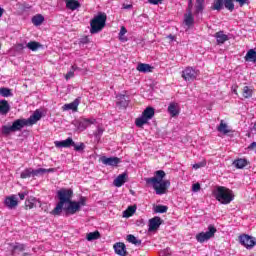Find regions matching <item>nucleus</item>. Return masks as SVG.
I'll list each match as a JSON object with an SVG mask.
<instances>
[{"label":"nucleus","instance_id":"1","mask_svg":"<svg viewBox=\"0 0 256 256\" xmlns=\"http://www.w3.org/2000/svg\"><path fill=\"white\" fill-rule=\"evenodd\" d=\"M57 197L59 202L56 204V207L50 212L51 215H54V217H58L63 213V211L66 213V215H69V211H74L78 209L77 203H75L73 200V190L62 188L57 191Z\"/></svg>","mask_w":256,"mask_h":256},{"label":"nucleus","instance_id":"2","mask_svg":"<svg viewBox=\"0 0 256 256\" xmlns=\"http://www.w3.org/2000/svg\"><path fill=\"white\" fill-rule=\"evenodd\" d=\"M166 173L163 170H157L154 173V177L145 178L147 185L153 187L156 195H165L167 193L168 187H171V181L163 180L166 177Z\"/></svg>","mask_w":256,"mask_h":256},{"label":"nucleus","instance_id":"3","mask_svg":"<svg viewBox=\"0 0 256 256\" xmlns=\"http://www.w3.org/2000/svg\"><path fill=\"white\" fill-rule=\"evenodd\" d=\"M214 197L221 205H229L235 199V194L225 186H218L214 190Z\"/></svg>","mask_w":256,"mask_h":256},{"label":"nucleus","instance_id":"4","mask_svg":"<svg viewBox=\"0 0 256 256\" xmlns=\"http://www.w3.org/2000/svg\"><path fill=\"white\" fill-rule=\"evenodd\" d=\"M107 23V14L105 12H98L90 21V33L95 35L101 33L105 29Z\"/></svg>","mask_w":256,"mask_h":256},{"label":"nucleus","instance_id":"5","mask_svg":"<svg viewBox=\"0 0 256 256\" xmlns=\"http://www.w3.org/2000/svg\"><path fill=\"white\" fill-rule=\"evenodd\" d=\"M155 117V108L153 107H147L141 117L137 118L135 121L136 127H143V125H147L151 119Z\"/></svg>","mask_w":256,"mask_h":256},{"label":"nucleus","instance_id":"6","mask_svg":"<svg viewBox=\"0 0 256 256\" xmlns=\"http://www.w3.org/2000/svg\"><path fill=\"white\" fill-rule=\"evenodd\" d=\"M53 169H45V168H26L21 172V179H29V177H39V175H45V173H51Z\"/></svg>","mask_w":256,"mask_h":256},{"label":"nucleus","instance_id":"7","mask_svg":"<svg viewBox=\"0 0 256 256\" xmlns=\"http://www.w3.org/2000/svg\"><path fill=\"white\" fill-rule=\"evenodd\" d=\"M97 123V119L95 118H85L80 117L78 120H75L73 125L76 127L77 131L80 133L85 131L88 127H91L92 125H95Z\"/></svg>","mask_w":256,"mask_h":256},{"label":"nucleus","instance_id":"8","mask_svg":"<svg viewBox=\"0 0 256 256\" xmlns=\"http://www.w3.org/2000/svg\"><path fill=\"white\" fill-rule=\"evenodd\" d=\"M216 233H217V228H215V226L213 225H209L208 231L200 232L196 234V241L198 243H205L206 241H209V239H213Z\"/></svg>","mask_w":256,"mask_h":256},{"label":"nucleus","instance_id":"9","mask_svg":"<svg viewBox=\"0 0 256 256\" xmlns=\"http://www.w3.org/2000/svg\"><path fill=\"white\" fill-rule=\"evenodd\" d=\"M200 71L199 69L193 68L191 66L186 67L182 71V78L184 81L192 83V81H195L197 77H199Z\"/></svg>","mask_w":256,"mask_h":256},{"label":"nucleus","instance_id":"10","mask_svg":"<svg viewBox=\"0 0 256 256\" xmlns=\"http://www.w3.org/2000/svg\"><path fill=\"white\" fill-rule=\"evenodd\" d=\"M239 241L246 249H251L256 245V239L253 236L243 234L239 236Z\"/></svg>","mask_w":256,"mask_h":256},{"label":"nucleus","instance_id":"11","mask_svg":"<svg viewBox=\"0 0 256 256\" xmlns=\"http://www.w3.org/2000/svg\"><path fill=\"white\" fill-rule=\"evenodd\" d=\"M163 224V220H161V217L156 216L154 218H151L148 221V231L151 233L153 231H157L159 227Z\"/></svg>","mask_w":256,"mask_h":256},{"label":"nucleus","instance_id":"12","mask_svg":"<svg viewBox=\"0 0 256 256\" xmlns=\"http://www.w3.org/2000/svg\"><path fill=\"white\" fill-rule=\"evenodd\" d=\"M54 145L58 149H69V147H72V145H75V141H73V138L68 137L66 140L55 141Z\"/></svg>","mask_w":256,"mask_h":256},{"label":"nucleus","instance_id":"13","mask_svg":"<svg viewBox=\"0 0 256 256\" xmlns=\"http://www.w3.org/2000/svg\"><path fill=\"white\" fill-rule=\"evenodd\" d=\"M184 25L191 29L193 25H195V17L193 16V12L191 9H187L186 13L184 14Z\"/></svg>","mask_w":256,"mask_h":256},{"label":"nucleus","instance_id":"14","mask_svg":"<svg viewBox=\"0 0 256 256\" xmlns=\"http://www.w3.org/2000/svg\"><path fill=\"white\" fill-rule=\"evenodd\" d=\"M79 103H81V98H76L73 102L64 104L62 106V111H74L77 112L79 109Z\"/></svg>","mask_w":256,"mask_h":256},{"label":"nucleus","instance_id":"15","mask_svg":"<svg viewBox=\"0 0 256 256\" xmlns=\"http://www.w3.org/2000/svg\"><path fill=\"white\" fill-rule=\"evenodd\" d=\"M236 3H239L240 7H243L245 3L249 0H235ZM224 7L225 9H228V11L233 12L235 9V4L233 3V0H224Z\"/></svg>","mask_w":256,"mask_h":256},{"label":"nucleus","instance_id":"16","mask_svg":"<svg viewBox=\"0 0 256 256\" xmlns=\"http://www.w3.org/2000/svg\"><path fill=\"white\" fill-rule=\"evenodd\" d=\"M101 161H102L103 165H109L110 167H117V165H119V163H121V159H119L117 157L107 158L106 156H103L101 158Z\"/></svg>","mask_w":256,"mask_h":256},{"label":"nucleus","instance_id":"17","mask_svg":"<svg viewBox=\"0 0 256 256\" xmlns=\"http://www.w3.org/2000/svg\"><path fill=\"white\" fill-rule=\"evenodd\" d=\"M41 207V202L39 201V199L30 196L28 199H26L25 201V207L26 209H34V207Z\"/></svg>","mask_w":256,"mask_h":256},{"label":"nucleus","instance_id":"18","mask_svg":"<svg viewBox=\"0 0 256 256\" xmlns=\"http://www.w3.org/2000/svg\"><path fill=\"white\" fill-rule=\"evenodd\" d=\"M114 251L116 255H119V256L127 255V247L123 242H117L116 244H114Z\"/></svg>","mask_w":256,"mask_h":256},{"label":"nucleus","instance_id":"19","mask_svg":"<svg viewBox=\"0 0 256 256\" xmlns=\"http://www.w3.org/2000/svg\"><path fill=\"white\" fill-rule=\"evenodd\" d=\"M43 117V113L39 110H35L33 115H31L26 121L28 125H35L37 121H40V119Z\"/></svg>","mask_w":256,"mask_h":256},{"label":"nucleus","instance_id":"20","mask_svg":"<svg viewBox=\"0 0 256 256\" xmlns=\"http://www.w3.org/2000/svg\"><path fill=\"white\" fill-rule=\"evenodd\" d=\"M214 37L218 45H223L226 41H229V35L225 34L223 31L216 32Z\"/></svg>","mask_w":256,"mask_h":256},{"label":"nucleus","instance_id":"21","mask_svg":"<svg viewBox=\"0 0 256 256\" xmlns=\"http://www.w3.org/2000/svg\"><path fill=\"white\" fill-rule=\"evenodd\" d=\"M4 203L6 207H8V209H15V207L19 205V202L17 201V197L15 195L6 197Z\"/></svg>","mask_w":256,"mask_h":256},{"label":"nucleus","instance_id":"22","mask_svg":"<svg viewBox=\"0 0 256 256\" xmlns=\"http://www.w3.org/2000/svg\"><path fill=\"white\" fill-rule=\"evenodd\" d=\"M27 125H29L27 120L18 119L12 123V129H14V132L21 131L23 127H26Z\"/></svg>","mask_w":256,"mask_h":256},{"label":"nucleus","instance_id":"23","mask_svg":"<svg viewBox=\"0 0 256 256\" xmlns=\"http://www.w3.org/2000/svg\"><path fill=\"white\" fill-rule=\"evenodd\" d=\"M66 3V9H69L70 11H77V9L81 8V3L77 0H65Z\"/></svg>","mask_w":256,"mask_h":256},{"label":"nucleus","instance_id":"24","mask_svg":"<svg viewBox=\"0 0 256 256\" xmlns=\"http://www.w3.org/2000/svg\"><path fill=\"white\" fill-rule=\"evenodd\" d=\"M168 113L171 117H177V115H179V104L171 102L168 106Z\"/></svg>","mask_w":256,"mask_h":256},{"label":"nucleus","instance_id":"25","mask_svg":"<svg viewBox=\"0 0 256 256\" xmlns=\"http://www.w3.org/2000/svg\"><path fill=\"white\" fill-rule=\"evenodd\" d=\"M233 165L236 169H245L249 165V161L246 158H238L233 161Z\"/></svg>","mask_w":256,"mask_h":256},{"label":"nucleus","instance_id":"26","mask_svg":"<svg viewBox=\"0 0 256 256\" xmlns=\"http://www.w3.org/2000/svg\"><path fill=\"white\" fill-rule=\"evenodd\" d=\"M11 111V106L7 100L0 101V115H7Z\"/></svg>","mask_w":256,"mask_h":256},{"label":"nucleus","instance_id":"27","mask_svg":"<svg viewBox=\"0 0 256 256\" xmlns=\"http://www.w3.org/2000/svg\"><path fill=\"white\" fill-rule=\"evenodd\" d=\"M126 179H127V174L122 173L116 177V179L113 182V185L115 187H123V185H125Z\"/></svg>","mask_w":256,"mask_h":256},{"label":"nucleus","instance_id":"28","mask_svg":"<svg viewBox=\"0 0 256 256\" xmlns=\"http://www.w3.org/2000/svg\"><path fill=\"white\" fill-rule=\"evenodd\" d=\"M78 207L77 210H69L68 215H75L78 211H81V207H85V203L87 202V199L85 197H81L80 200L74 201Z\"/></svg>","mask_w":256,"mask_h":256},{"label":"nucleus","instance_id":"29","mask_svg":"<svg viewBox=\"0 0 256 256\" xmlns=\"http://www.w3.org/2000/svg\"><path fill=\"white\" fill-rule=\"evenodd\" d=\"M225 0H214L211 4L212 11H222L224 9Z\"/></svg>","mask_w":256,"mask_h":256},{"label":"nucleus","instance_id":"30","mask_svg":"<svg viewBox=\"0 0 256 256\" xmlns=\"http://www.w3.org/2000/svg\"><path fill=\"white\" fill-rule=\"evenodd\" d=\"M217 131L219 133H222L223 135H227V133H231V129H229V126L223 122V120L220 122L219 126L217 127Z\"/></svg>","mask_w":256,"mask_h":256},{"label":"nucleus","instance_id":"31","mask_svg":"<svg viewBox=\"0 0 256 256\" xmlns=\"http://www.w3.org/2000/svg\"><path fill=\"white\" fill-rule=\"evenodd\" d=\"M26 47L28 49H30V51H38L39 49H41V47H43L41 45V43L36 42V41H30L26 44Z\"/></svg>","mask_w":256,"mask_h":256},{"label":"nucleus","instance_id":"32","mask_svg":"<svg viewBox=\"0 0 256 256\" xmlns=\"http://www.w3.org/2000/svg\"><path fill=\"white\" fill-rule=\"evenodd\" d=\"M245 61H251L252 63H256V51L254 49H250L247 51Z\"/></svg>","mask_w":256,"mask_h":256},{"label":"nucleus","instance_id":"33","mask_svg":"<svg viewBox=\"0 0 256 256\" xmlns=\"http://www.w3.org/2000/svg\"><path fill=\"white\" fill-rule=\"evenodd\" d=\"M137 71L140 73H151V65L140 63L137 65Z\"/></svg>","mask_w":256,"mask_h":256},{"label":"nucleus","instance_id":"34","mask_svg":"<svg viewBox=\"0 0 256 256\" xmlns=\"http://www.w3.org/2000/svg\"><path fill=\"white\" fill-rule=\"evenodd\" d=\"M43 21H45V17H43V15L41 14H37L32 18V23L36 27H39V25H41Z\"/></svg>","mask_w":256,"mask_h":256},{"label":"nucleus","instance_id":"35","mask_svg":"<svg viewBox=\"0 0 256 256\" xmlns=\"http://www.w3.org/2000/svg\"><path fill=\"white\" fill-rule=\"evenodd\" d=\"M101 237L99 231L90 232L86 235L87 241H97Z\"/></svg>","mask_w":256,"mask_h":256},{"label":"nucleus","instance_id":"36","mask_svg":"<svg viewBox=\"0 0 256 256\" xmlns=\"http://www.w3.org/2000/svg\"><path fill=\"white\" fill-rule=\"evenodd\" d=\"M126 33H127V28H125V26H122V27L120 28V32H119V34H118V39H119V41H121L122 43L127 42V37H125Z\"/></svg>","mask_w":256,"mask_h":256},{"label":"nucleus","instance_id":"37","mask_svg":"<svg viewBox=\"0 0 256 256\" xmlns=\"http://www.w3.org/2000/svg\"><path fill=\"white\" fill-rule=\"evenodd\" d=\"M135 211H137L136 206H129L124 212L123 217L129 218L131 215H134Z\"/></svg>","mask_w":256,"mask_h":256},{"label":"nucleus","instance_id":"38","mask_svg":"<svg viewBox=\"0 0 256 256\" xmlns=\"http://www.w3.org/2000/svg\"><path fill=\"white\" fill-rule=\"evenodd\" d=\"M127 241L128 243H132V245H136V246H139L141 245V240L137 239V237H135V235H127Z\"/></svg>","mask_w":256,"mask_h":256},{"label":"nucleus","instance_id":"39","mask_svg":"<svg viewBox=\"0 0 256 256\" xmlns=\"http://www.w3.org/2000/svg\"><path fill=\"white\" fill-rule=\"evenodd\" d=\"M243 97L245 99H250V97H253V90L249 88V86H245L243 88Z\"/></svg>","mask_w":256,"mask_h":256},{"label":"nucleus","instance_id":"40","mask_svg":"<svg viewBox=\"0 0 256 256\" xmlns=\"http://www.w3.org/2000/svg\"><path fill=\"white\" fill-rule=\"evenodd\" d=\"M0 95L2 97H13V93L11 92V89L2 87L0 88Z\"/></svg>","mask_w":256,"mask_h":256},{"label":"nucleus","instance_id":"41","mask_svg":"<svg viewBox=\"0 0 256 256\" xmlns=\"http://www.w3.org/2000/svg\"><path fill=\"white\" fill-rule=\"evenodd\" d=\"M25 251V244L16 243L13 247V253H21Z\"/></svg>","mask_w":256,"mask_h":256},{"label":"nucleus","instance_id":"42","mask_svg":"<svg viewBox=\"0 0 256 256\" xmlns=\"http://www.w3.org/2000/svg\"><path fill=\"white\" fill-rule=\"evenodd\" d=\"M11 133H15L13 126H3L2 127V134L3 135H10Z\"/></svg>","mask_w":256,"mask_h":256},{"label":"nucleus","instance_id":"43","mask_svg":"<svg viewBox=\"0 0 256 256\" xmlns=\"http://www.w3.org/2000/svg\"><path fill=\"white\" fill-rule=\"evenodd\" d=\"M205 9V6L201 2H196L195 6V14L199 15V13H203V10Z\"/></svg>","mask_w":256,"mask_h":256},{"label":"nucleus","instance_id":"44","mask_svg":"<svg viewBox=\"0 0 256 256\" xmlns=\"http://www.w3.org/2000/svg\"><path fill=\"white\" fill-rule=\"evenodd\" d=\"M104 131L105 129H103V127L98 126L96 132L94 133V137H96V139H101Z\"/></svg>","mask_w":256,"mask_h":256},{"label":"nucleus","instance_id":"45","mask_svg":"<svg viewBox=\"0 0 256 256\" xmlns=\"http://www.w3.org/2000/svg\"><path fill=\"white\" fill-rule=\"evenodd\" d=\"M167 209L165 205H158L155 207V213H167Z\"/></svg>","mask_w":256,"mask_h":256},{"label":"nucleus","instance_id":"46","mask_svg":"<svg viewBox=\"0 0 256 256\" xmlns=\"http://www.w3.org/2000/svg\"><path fill=\"white\" fill-rule=\"evenodd\" d=\"M72 147H74V150H76V151H84L85 150L84 143L75 144V142H74V145H72Z\"/></svg>","mask_w":256,"mask_h":256},{"label":"nucleus","instance_id":"47","mask_svg":"<svg viewBox=\"0 0 256 256\" xmlns=\"http://www.w3.org/2000/svg\"><path fill=\"white\" fill-rule=\"evenodd\" d=\"M207 165V161L203 160L193 165V169H201Z\"/></svg>","mask_w":256,"mask_h":256},{"label":"nucleus","instance_id":"48","mask_svg":"<svg viewBox=\"0 0 256 256\" xmlns=\"http://www.w3.org/2000/svg\"><path fill=\"white\" fill-rule=\"evenodd\" d=\"M73 77H75V72H74L73 70H70V71L67 72V74L65 75L66 81H69V79H73Z\"/></svg>","mask_w":256,"mask_h":256},{"label":"nucleus","instance_id":"49","mask_svg":"<svg viewBox=\"0 0 256 256\" xmlns=\"http://www.w3.org/2000/svg\"><path fill=\"white\" fill-rule=\"evenodd\" d=\"M192 191H193L194 193H197V192L201 191V184H199V183L193 184V185H192Z\"/></svg>","mask_w":256,"mask_h":256},{"label":"nucleus","instance_id":"50","mask_svg":"<svg viewBox=\"0 0 256 256\" xmlns=\"http://www.w3.org/2000/svg\"><path fill=\"white\" fill-rule=\"evenodd\" d=\"M160 256H172L171 249L166 248L160 252Z\"/></svg>","mask_w":256,"mask_h":256},{"label":"nucleus","instance_id":"51","mask_svg":"<svg viewBox=\"0 0 256 256\" xmlns=\"http://www.w3.org/2000/svg\"><path fill=\"white\" fill-rule=\"evenodd\" d=\"M256 149V142H252L249 146H248V151H255Z\"/></svg>","mask_w":256,"mask_h":256},{"label":"nucleus","instance_id":"52","mask_svg":"<svg viewBox=\"0 0 256 256\" xmlns=\"http://www.w3.org/2000/svg\"><path fill=\"white\" fill-rule=\"evenodd\" d=\"M161 1H163V0H148V2L151 5H159V3H161Z\"/></svg>","mask_w":256,"mask_h":256},{"label":"nucleus","instance_id":"53","mask_svg":"<svg viewBox=\"0 0 256 256\" xmlns=\"http://www.w3.org/2000/svg\"><path fill=\"white\" fill-rule=\"evenodd\" d=\"M71 71H73L75 73V71H81V68L77 67V65H72L71 67Z\"/></svg>","mask_w":256,"mask_h":256},{"label":"nucleus","instance_id":"54","mask_svg":"<svg viewBox=\"0 0 256 256\" xmlns=\"http://www.w3.org/2000/svg\"><path fill=\"white\" fill-rule=\"evenodd\" d=\"M19 198L21 199V201H23L25 199V196L27 195V193H19Z\"/></svg>","mask_w":256,"mask_h":256},{"label":"nucleus","instance_id":"55","mask_svg":"<svg viewBox=\"0 0 256 256\" xmlns=\"http://www.w3.org/2000/svg\"><path fill=\"white\" fill-rule=\"evenodd\" d=\"M192 7H193V0H189L188 9H192Z\"/></svg>","mask_w":256,"mask_h":256},{"label":"nucleus","instance_id":"56","mask_svg":"<svg viewBox=\"0 0 256 256\" xmlns=\"http://www.w3.org/2000/svg\"><path fill=\"white\" fill-rule=\"evenodd\" d=\"M5 13V9L0 7V18L3 17V14Z\"/></svg>","mask_w":256,"mask_h":256},{"label":"nucleus","instance_id":"57","mask_svg":"<svg viewBox=\"0 0 256 256\" xmlns=\"http://www.w3.org/2000/svg\"><path fill=\"white\" fill-rule=\"evenodd\" d=\"M118 104L119 105H123V107H125V105H127V100L118 102Z\"/></svg>","mask_w":256,"mask_h":256},{"label":"nucleus","instance_id":"58","mask_svg":"<svg viewBox=\"0 0 256 256\" xmlns=\"http://www.w3.org/2000/svg\"><path fill=\"white\" fill-rule=\"evenodd\" d=\"M232 91L235 95H237V86H235L234 88L232 87Z\"/></svg>","mask_w":256,"mask_h":256},{"label":"nucleus","instance_id":"59","mask_svg":"<svg viewBox=\"0 0 256 256\" xmlns=\"http://www.w3.org/2000/svg\"><path fill=\"white\" fill-rule=\"evenodd\" d=\"M168 39H171V41H173V39H175V36H173V35L170 34V35L168 36Z\"/></svg>","mask_w":256,"mask_h":256},{"label":"nucleus","instance_id":"60","mask_svg":"<svg viewBox=\"0 0 256 256\" xmlns=\"http://www.w3.org/2000/svg\"><path fill=\"white\" fill-rule=\"evenodd\" d=\"M252 131H256V122L254 123V125L252 127Z\"/></svg>","mask_w":256,"mask_h":256},{"label":"nucleus","instance_id":"61","mask_svg":"<svg viewBox=\"0 0 256 256\" xmlns=\"http://www.w3.org/2000/svg\"><path fill=\"white\" fill-rule=\"evenodd\" d=\"M196 2L204 4L205 0H197Z\"/></svg>","mask_w":256,"mask_h":256},{"label":"nucleus","instance_id":"62","mask_svg":"<svg viewBox=\"0 0 256 256\" xmlns=\"http://www.w3.org/2000/svg\"><path fill=\"white\" fill-rule=\"evenodd\" d=\"M125 9H131V5L126 6Z\"/></svg>","mask_w":256,"mask_h":256},{"label":"nucleus","instance_id":"63","mask_svg":"<svg viewBox=\"0 0 256 256\" xmlns=\"http://www.w3.org/2000/svg\"><path fill=\"white\" fill-rule=\"evenodd\" d=\"M120 98H121V99H125V95H123V96H120Z\"/></svg>","mask_w":256,"mask_h":256}]
</instances>
